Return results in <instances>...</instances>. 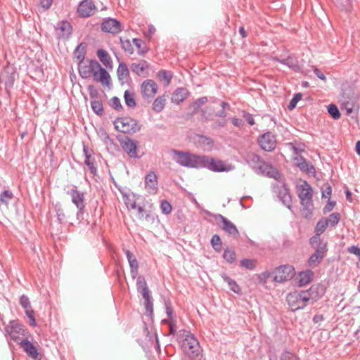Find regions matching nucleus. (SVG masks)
Here are the masks:
<instances>
[{"mask_svg":"<svg viewBox=\"0 0 360 360\" xmlns=\"http://www.w3.org/2000/svg\"><path fill=\"white\" fill-rule=\"evenodd\" d=\"M78 71L81 77L87 79L93 75L94 80L100 82L103 85L110 84V76L107 70L102 68L100 63L96 60H90L88 65L83 63L77 64Z\"/></svg>","mask_w":360,"mask_h":360,"instance_id":"nucleus-1","label":"nucleus"},{"mask_svg":"<svg viewBox=\"0 0 360 360\" xmlns=\"http://www.w3.org/2000/svg\"><path fill=\"white\" fill-rule=\"evenodd\" d=\"M178 339L182 342L181 348L190 359H202V349L198 339L190 331L181 330L177 335Z\"/></svg>","mask_w":360,"mask_h":360,"instance_id":"nucleus-2","label":"nucleus"},{"mask_svg":"<svg viewBox=\"0 0 360 360\" xmlns=\"http://www.w3.org/2000/svg\"><path fill=\"white\" fill-rule=\"evenodd\" d=\"M247 162L258 174L274 179H278L280 176V174L276 169L270 164L265 162L259 155L255 153L249 155Z\"/></svg>","mask_w":360,"mask_h":360,"instance_id":"nucleus-3","label":"nucleus"},{"mask_svg":"<svg viewBox=\"0 0 360 360\" xmlns=\"http://www.w3.org/2000/svg\"><path fill=\"white\" fill-rule=\"evenodd\" d=\"M172 153L174 155L173 160L179 165L185 167L200 169L202 155L175 149L172 150Z\"/></svg>","mask_w":360,"mask_h":360,"instance_id":"nucleus-4","label":"nucleus"},{"mask_svg":"<svg viewBox=\"0 0 360 360\" xmlns=\"http://www.w3.org/2000/svg\"><path fill=\"white\" fill-rule=\"evenodd\" d=\"M311 248L315 250L314 252L310 255L307 259V264L310 268L317 267L326 256L328 248V243H313L309 241Z\"/></svg>","mask_w":360,"mask_h":360,"instance_id":"nucleus-5","label":"nucleus"},{"mask_svg":"<svg viewBox=\"0 0 360 360\" xmlns=\"http://www.w3.org/2000/svg\"><path fill=\"white\" fill-rule=\"evenodd\" d=\"M200 168H206L214 172H229L232 169L230 165H226L222 160L204 155L201 158Z\"/></svg>","mask_w":360,"mask_h":360,"instance_id":"nucleus-6","label":"nucleus"},{"mask_svg":"<svg viewBox=\"0 0 360 360\" xmlns=\"http://www.w3.org/2000/svg\"><path fill=\"white\" fill-rule=\"evenodd\" d=\"M114 124L117 130L124 134H134L141 129L137 120L131 117H118Z\"/></svg>","mask_w":360,"mask_h":360,"instance_id":"nucleus-7","label":"nucleus"},{"mask_svg":"<svg viewBox=\"0 0 360 360\" xmlns=\"http://www.w3.org/2000/svg\"><path fill=\"white\" fill-rule=\"evenodd\" d=\"M67 194L71 197L72 202L77 208V218L79 219L84 212L85 202H84V193L79 191L76 186L68 191Z\"/></svg>","mask_w":360,"mask_h":360,"instance_id":"nucleus-8","label":"nucleus"},{"mask_svg":"<svg viewBox=\"0 0 360 360\" xmlns=\"http://www.w3.org/2000/svg\"><path fill=\"white\" fill-rule=\"evenodd\" d=\"M257 142L261 148L267 152L273 151L277 145L276 136L271 131L259 135Z\"/></svg>","mask_w":360,"mask_h":360,"instance_id":"nucleus-9","label":"nucleus"},{"mask_svg":"<svg viewBox=\"0 0 360 360\" xmlns=\"http://www.w3.org/2000/svg\"><path fill=\"white\" fill-rule=\"evenodd\" d=\"M6 331L11 338L16 342H19L20 336H26V334L28 333L23 326L15 320L10 321L6 327Z\"/></svg>","mask_w":360,"mask_h":360,"instance_id":"nucleus-10","label":"nucleus"},{"mask_svg":"<svg viewBox=\"0 0 360 360\" xmlns=\"http://www.w3.org/2000/svg\"><path fill=\"white\" fill-rule=\"evenodd\" d=\"M272 60L273 61L288 66L295 72L304 73L302 68L299 63L297 57H296L294 54H290L285 58H280L277 56H274L273 57Z\"/></svg>","mask_w":360,"mask_h":360,"instance_id":"nucleus-11","label":"nucleus"},{"mask_svg":"<svg viewBox=\"0 0 360 360\" xmlns=\"http://www.w3.org/2000/svg\"><path fill=\"white\" fill-rule=\"evenodd\" d=\"M319 288V285H313L309 290L300 291L299 293L301 300L306 301L307 304H314L322 296Z\"/></svg>","mask_w":360,"mask_h":360,"instance_id":"nucleus-12","label":"nucleus"},{"mask_svg":"<svg viewBox=\"0 0 360 360\" xmlns=\"http://www.w3.org/2000/svg\"><path fill=\"white\" fill-rule=\"evenodd\" d=\"M294 268L290 265H281L275 271L274 281L277 283H283L290 280L293 276Z\"/></svg>","mask_w":360,"mask_h":360,"instance_id":"nucleus-13","label":"nucleus"},{"mask_svg":"<svg viewBox=\"0 0 360 360\" xmlns=\"http://www.w3.org/2000/svg\"><path fill=\"white\" fill-rule=\"evenodd\" d=\"M274 191L277 194L279 200L285 205L290 211L292 210V196L290 193L289 189L286 187L285 184L278 185L274 187Z\"/></svg>","mask_w":360,"mask_h":360,"instance_id":"nucleus-14","label":"nucleus"},{"mask_svg":"<svg viewBox=\"0 0 360 360\" xmlns=\"http://www.w3.org/2000/svg\"><path fill=\"white\" fill-rule=\"evenodd\" d=\"M120 145L123 150L127 153L131 158H140L137 154V142L128 136L120 140Z\"/></svg>","mask_w":360,"mask_h":360,"instance_id":"nucleus-15","label":"nucleus"},{"mask_svg":"<svg viewBox=\"0 0 360 360\" xmlns=\"http://www.w3.org/2000/svg\"><path fill=\"white\" fill-rule=\"evenodd\" d=\"M142 96L145 100H150L154 97L158 91V85L152 79L145 80L141 86Z\"/></svg>","mask_w":360,"mask_h":360,"instance_id":"nucleus-16","label":"nucleus"},{"mask_svg":"<svg viewBox=\"0 0 360 360\" xmlns=\"http://www.w3.org/2000/svg\"><path fill=\"white\" fill-rule=\"evenodd\" d=\"M214 217L216 220H221L222 223V226H221V228L228 234L233 237H237L239 236V231L237 227L230 220H229L228 219H226L225 217L220 214H214Z\"/></svg>","mask_w":360,"mask_h":360,"instance_id":"nucleus-17","label":"nucleus"},{"mask_svg":"<svg viewBox=\"0 0 360 360\" xmlns=\"http://www.w3.org/2000/svg\"><path fill=\"white\" fill-rule=\"evenodd\" d=\"M101 30L104 32L117 34L122 31L121 23L114 18H106L101 24Z\"/></svg>","mask_w":360,"mask_h":360,"instance_id":"nucleus-18","label":"nucleus"},{"mask_svg":"<svg viewBox=\"0 0 360 360\" xmlns=\"http://www.w3.org/2000/svg\"><path fill=\"white\" fill-rule=\"evenodd\" d=\"M96 10L92 0H83L78 6L77 13L82 18H88L94 15Z\"/></svg>","mask_w":360,"mask_h":360,"instance_id":"nucleus-19","label":"nucleus"},{"mask_svg":"<svg viewBox=\"0 0 360 360\" xmlns=\"http://www.w3.org/2000/svg\"><path fill=\"white\" fill-rule=\"evenodd\" d=\"M20 348L27 354V355L34 360H41V357L38 352L36 347L28 340H22L18 342Z\"/></svg>","mask_w":360,"mask_h":360,"instance_id":"nucleus-20","label":"nucleus"},{"mask_svg":"<svg viewBox=\"0 0 360 360\" xmlns=\"http://www.w3.org/2000/svg\"><path fill=\"white\" fill-rule=\"evenodd\" d=\"M328 222L326 221L324 218H321L316 224L314 231L315 234L310 238L309 241H312L313 243H327L326 241H323L321 237V234L323 233L328 226Z\"/></svg>","mask_w":360,"mask_h":360,"instance_id":"nucleus-21","label":"nucleus"},{"mask_svg":"<svg viewBox=\"0 0 360 360\" xmlns=\"http://www.w3.org/2000/svg\"><path fill=\"white\" fill-rule=\"evenodd\" d=\"M145 188L150 194L157 193L158 187V178L154 172H148L145 176Z\"/></svg>","mask_w":360,"mask_h":360,"instance_id":"nucleus-22","label":"nucleus"},{"mask_svg":"<svg viewBox=\"0 0 360 360\" xmlns=\"http://www.w3.org/2000/svg\"><path fill=\"white\" fill-rule=\"evenodd\" d=\"M297 193L300 201L312 199V188L306 181L297 186Z\"/></svg>","mask_w":360,"mask_h":360,"instance_id":"nucleus-23","label":"nucleus"},{"mask_svg":"<svg viewBox=\"0 0 360 360\" xmlns=\"http://www.w3.org/2000/svg\"><path fill=\"white\" fill-rule=\"evenodd\" d=\"M130 68L133 73L140 77H146L148 76L149 64L146 60H143L139 63H133Z\"/></svg>","mask_w":360,"mask_h":360,"instance_id":"nucleus-24","label":"nucleus"},{"mask_svg":"<svg viewBox=\"0 0 360 360\" xmlns=\"http://www.w3.org/2000/svg\"><path fill=\"white\" fill-rule=\"evenodd\" d=\"M124 253L127 258L129 266L130 272L133 279H135L138 275L139 264L136 257L129 250H124Z\"/></svg>","mask_w":360,"mask_h":360,"instance_id":"nucleus-25","label":"nucleus"},{"mask_svg":"<svg viewBox=\"0 0 360 360\" xmlns=\"http://www.w3.org/2000/svg\"><path fill=\"white\" fill-rule=\"evenodd\" d=\"M287 302L288 305L290 307L292 311H296L298 309H302L304 308V305H298L299 302H302L301 297H300L299 292H293L289 293L287 296Z\"/></svg>","mask_w":360,"mask_h":360,"instance_id":"nucleus-26","label":"nucleus"},{"mask_svg":"<svg viewBox=\"0 0 360 360\" xmlns=\"http://www.w3.org/2000/svg\"><path fill=\"white\" fill-rule=\"evenodd\" d=\"M56 29L60 32V37L67 38L72 34V26L68 21H61L57 24Z\"/></svg>","mask_w":360,"mask_h":360,"instance_id":"nucleus-27","label":"nucleus"},{"mask_svg":"<svg viewBox=\"0 0 360 360\" xmlns=\"http://www.w3.org/2000/svg\"><path fill=\"white\" fill-rule=\"evenodd\" d=\"M188 95V91L186 88H178L172 94V101L174 103L179 104L187 98Z\"/></svg>","mask_w":360,"mask_h":360,"instance_id":"nucleus-28","label":"nucleus"},{"mask_svg":"<svg viewBox=\"0 0 360 360\" xmlns=\"http://www.w3.org/2000/svg\"><path fill=\"white\" fill-rule=\"evenodd\" d=\"M86 44L80 43L75 49L73 53L74 58L77 60V64L83 63L86 56Z\"/></svg>","mask_w":360,"mask_h":360,"instance_id":"nucleus-29","label":"nucleus"},{"mask_svg":"<svg viewBox=\"0 0 360 360\" xmlns=\"http://www.w3.org/2000/svg\"><path fill=\"white\" fill-rule=\"evenodd\" d=\"M314 276V273L311 269L300 272L298 275L299 285L304 286L309 283Z\"/></svg>","mask_w":360,"mask_h":360,"instance_id":"nucleus-30","label":"nucleus"},{"mask_svg":"<svg viewBox=\"0 0 360 360\" xmlns=\"http://www.w3.org/2000/svg\"><path fill=\"white\" fill-rule=\"evenodd\" d=\"M300 204L302 205L301 212L302 215L307 219H310L312 217L314 210L312 199L300 201Z\"/></svg>","mask_w":360,"mask_h":360,"instance_id":"nucleus-31","label":"nucleus"},{"mask_svg":"<svg viewBox=\"0 0 360 360\" xmlns=\"http://www.w3.org/2000/svg\"><path fill=\"white\" fill-rule=\"evenodd\" d=\"M197 143L198 147H200L203 150H210L213 147L214 141L213 139L210 137L200 135L198 136Z\"/></svg>","mask_w":360,"mask_h":360,"instance_id":"nucleus-32","label":"nucleus"},{"mask_svg":"<svg viewBox=\"0 0 360 360\" xmlns=\"http://www.w3.org/2000/svg\"><path fill=\"white\" fill-rule=\"evenodd\" d=\"M296 160L297 166L300 168V169L302 172H305L307 173H314L315 168L313 165L309 166L304 158L302 155L297 156L295 158Z\"/></svg>","mask_w":360,"mask_h":360,"instance_id":"nucleus-33","label":"nucleus"},{"mask_svg":"<svg viewBox=\"0 0 360 360\" xmlns=\"http://www.w3.org/2000/svg\"><path fill=\"white\" fill-rule=\"evenodd\" d=\"M97 56L98 57L100 61L106 67V68H112V62L111 57L109 53L104 49H98L97 51Z\"/></svg>","mask_w":360,"mask_h":360,"instance_id":"nucleus-34","label":"nucleus"},{"mask_svg":"<svg viewBox=\"0 0 360 360\" xmlns=\"http://www.w3.org/2000/svg\"><path fill=\"white\" fill-rule=\"evenodd\" d=\"M117 75L119 81L120 82H124L127 79V78L129 76V71L127 68V65L121 62L119 63L117 70Z\"/></svg>","mask_w":360,"mask_h":360,"instance_id":"nucleus-35","label":"nucleus"},{"mask_svg":"<svg viewBox=\"0 0 360 360\" xmlns=\"http://www.w3.org/2000/svg\"><path fill=\"white\" fill-rule=\"evenodd\" d=\"M136 210H137L138 212V219H143V218H145V219L148 221H153L154 217L151 214L150 211L145 210L144 208L141 205H137Z\"/></svg>","mask_w":360,"mask_h":360,"instance_id":"nucleus-36","label":"nucleus"},{"mask_svg":"<svg viewBox=\"0 0 360 360\" xmlns=\"http://www.w3.org/2000/svg\"><path fill=\"white\" fill-rule=\"evenodd\" d=\"M221 278L223 280L226 282L230 288V289L236 294H240L241 292V289L240 286L236 283V282L231 279L229 276H228L226 274H221Z\"/></svg>","mask_w":360,"mask_h":360,"instance_id":"nucleus-37","label":"nucleus"},{"mask_svg":"<svg viewBox=\"0 0 360 360\" xmlns=\"http://www.w3.org/2000/svg\"><path fill=\"white\" fill-rule=\"evenodd\" d=\"M356 107V103L352 99L349 100H342L341 101V109L342 110L346 111V114L349 115L352 113L354 108Z\"/></svg>","mask_w":360,"mask_h":360,"instance_id":"nucleus-38","label":"nucleus"},{"mask_svg":"<svg viewBox=\"0 0 360 360\" xmlns=\"http://www.w3.org/2000/svg\"><path fill=\"white\" fill-rule=\"evenodd\" d=\"M133 43L138 49V54L140 56H144L148 51L146 43L141 39H134Z\"/></svg>","mask_w":360,"mask_h":360,"instance_id":"nucleus-39","label":"nucleus"},{"mask_svg":"<svg viewBox=\"0 0 360 360\" xmlns=\"http://www.w3.org/2000/svg\"><path fill=\"white\" fill-rule=\"evenodd\" d=\"M165 96H158L153 103V110L156 112H160L165 107Z\"/></svg>","mask_w":360,"mask_h":360,"instance_id":"nucleus-40","label":"nucleus"},{"mask_svg":"<svg viewBox=\"0 0 360 360\" xmlns=\"http://www.w3.org/2000/svg\"><path fill=\"white\" fill-rule=\"evenodd\" d=\"M328 225L332 227L337 226L340 220V214L338 212L330 214L328 218H324Z\"/></svg>","mask_w":360,"mask_h":360,"instance_id":"nucleus-41","label":"nucleus"},{"mask_svg":"<svg viewBox=\"0 0 360 360\" xmlns=\"http://www.w3.org/2000/svg\"><path fill=\"white\" fill-rule=\"evenodd\" d=\"M124 98L126 105L129 108H134L136 105L134 94L126 90L124 94Z\"/></svg>","mask_w":360,"mask_h":360,"instance_id":"nucleus-42","label":"nucleus"},{"mask_svg":"<svg viewBox=\"0 0 360 360\" xmlns=\"http://www.w3.org/2000/svg\"><path fill=\"white\" fill-rule=\"evenodd\" d=\"M211 245L213 249L219 252L222 250V243L219 235L214 234L212 236L211 239Z\"/></svg>","mask_w":360,"mask_h":360,"instance_id":"nucleus-43","label":"nucleus"},{"mask_svg":"<svg viewBox=\"0 0 360 360\" xmlns=\"http://www.w3.org/2000/svg\"><path fill=\"white\" fill-rule=\"evenodd\" d=\"M84 164L88 167L91 174L96 175L97 174V166L95 159L93 156L86 158Z\"/></svg>","mask_w":360,"mask_h":360,"instance_id":"nucleus-44","label":"nucleus"},{"mask_svg":"<svg viewBox=\"0 0 360 360\" xmlns=\"http://www.w3.org/2000/svg\"><path fill=\"white\" fill-rule=\"evenodd\" d=\"M91 107L94 113L102 115L103 113V103L101 101L93 100L91 101Z\"/></svg>","mask_w":360,"mask_h":360,"instance_id":"nucleus-45","label":"nucleus"},{"mask_svg":"<svg viewBox=\"0 0 360 360\" xmlns=\"http://www.w3.org/2000/svg\"><path fill=\"white\" fill-rule=\"evenodd\" d=\"M257 261L253 259H243L240 261V266L248 270H253L255 269Z\"/></svg>","mask_w":360,"mask_h":360,"instance_id":"nucleus-46","label":"nucleus"},{"mask_svg":"<svg viewBox=\"0 0 360 360\" xmlns=\"http://www.w3.org/2000/svg\"><path fill=\"white\" fill-rule=\"evenodd\" d=\"M136 288L138 292L149 290L146 279L143 276H140L136 278Z\"/></svg>","mask_w":360,"mask_h":360,"instance_id":"nucleus-47","label":"nucleus"},{"mask_svg":"<svg viewBox=\"0 0 360 360\" xmlns=\"http://www.w3.org/2000/svg\"><path fill=\"white\" fill-rule=\"evenodd\" d=\"M158 76L165 81V85H169L172 78V73L170 71L162 70L158 72Z\"/></svg>","mask_w":360,"mask_h":360,"instance_id":"nucleus-48","label":"nucleus"},{"mask_svg":"<svg viewBox=\"0 0 360 360\" xmlns=\"http://www.w3.org/2000/svg\"><path fill=\"white\" fill-rule=\"evenodd\" d=\"M13 195L11 191L5 190L0 195V205H7L9 201L13 198Z\"/></svg>","mask_w":360,"mask_h":360,"instance_id":"nucleus-49","label":"nucleus"},{"mask_svg":"<svg viewBox=\"0 0 360 360\" xmlns=\"http://www.w3.org/2000/svg\"><path fill=\"white\" fill-rule=\"evenodd\" d=\"M328 112L334 120H338L341 116L338 108L337 107L336 105L333 103L330 104L328 106Z\"/></svg>","mask_w":360,"mask_h":360,"instance_id":"nucleus-50","label":"nucleus"},{"mask_svg":"<svg viewBox=\"0 0 360 360\" xmlns=\"http://www.w3.org/2000/svg\"><path fill=\"white\" fill-rule=\"evenodd\" d=\"M55 211L56 212L57 219L60 224H63L66 221L67 217L64 213L63 209L60 205H56Z\"/></svg>","mask_w":360,"mask_h":360,"instance_id":"nucleus-51","label":"nucleus"},{"mask_svg":"<svg viewBox=\"0 0 360 360\" xmlns=\"http://www.w3.org/2000/svg\"><path fill=\"white\" fill-rule=\"evenodd\" d=\"M223 258L228 262V263H233L236 260V252L234 250L231 249H226L223 254Z\"/></svg>","mask_w":360,"mask_h":360,"instance_id":"nucleus-52","label":"nucleus"},{"mask_svg":"<svg viewBox=\"0 0 360 360\" xmlns=\"http://www.w3.org/2000/svg\"><path fill=\"white\" fill-rule=\"evenodd\" d=\"M120 44L122 49L128 52L129 54H132L134 53L133 46L129 39H124L122 37L120 38Z\"/></svg>","mask_w":360,"mask_h":360,"instance_id":"nucleus-53","label":"nucleus"},{"mask_svg":"<svg viewBox=\"0 0 360 360\" xmlns=\"http://www.w3.org/2000/svg\"><path fill=\"white\" fill-rule=\"evenodd\" d=\"M144 306L146 308V315L152 316L153 314V299L152 297L144 300Z\"/></svg>","mask_w":360,"mask_h":360,"instance_id":"nucleus-54","label":"nucleus"},{"mask_svg":"<svg viewBox=\"0 0 360 360\" xmlns=\"http://www.w3.org/2000/svg\"><path fill=\"white\" fill-rule=\"evenodd\" d=\"M163 323L168 324L169 329V334L174 335L176 332V323L174 319H164L162 321Z\"/></svg>","mask_w":360,"mask_h":360,"instance_id":"nucleus-55","label":"nucleus"},{"mask_svg":"<svg viewBox=\"0 0 360 360\" xmlns=\"http://www.w3.org/2000/svg\"><path fill=\"white\" fill-rule=\"evenodd\" d=\"M165 311L167 315L168 319H172L175 318L173 309L172 308V303L169 300H165Z\"/></svg>","mask_w":360,"mask_h":360,"instance_id":"nucleus-56","label":"nucleus"},{"mask_svg":"<svg viewBox=\"0 0 360 360\" xmlns=\"http://www.w3.org/2000/svg\"><path fill=\"white\" fill-rule=\"evenodd\" d=\"M280 360H300V359L295 354L285 350L281 354Z\"/></svg>","mask_w":360,"mask_h":360,"instance_id":"nucleus-57","label":"nucleus"},{"mask_svg":"<svg viewBox=\"0 0 360 360\" xmlns=\"http://www.w3.org/2000/svg\"><path fill=\"white\" fill-rule=\"evenodd\" d=\"M302 98V94L301 93H297L294 95L292 98L290 100L289 105L288 106V109L292 110L295 107L298 101H300Z\"/></svg>","mask_w":360,"mask_h":360,"instance_id":"nucleus-58","label":"nucleus"},{"mask_svg":"<svg viewBox=\"0 0 360 360\" xmlns=\"http://www.w3.org/2000/svg\"><path fill=\"white\" fill-rule=\"evenodd\" d=\"M207 101V97H201L198 99H197L195 101H194L192 103V106L193 107V112H195L199 110V108L205 104Z\"/></svg>","mask_w":360,"mask_h":360,"instance_id":"nucleus-59","label":"nucleus"},{"mask_svg":"<svg viewBox=\"0 0 360 360\" xmlns=\"http://www.w3.org/2000/svg\"><path fill=\"white\" fill-rule=\"evenodd\" d=\"M241 113L243 118L245 120L250 126H253L255 124V119L252 114L245 110H242Z\"/></svg>","mask_w":360,"mask_h":360,"instance_id":"nucleus-60","label":"nucleus"},{"mask_svg":"<svg viewBox=\"0 0 360 360\" xmlns=\"http://www.w3.org/2000/svg\"><path fill=\"white\" fill-rule=\"evenodd\" d=\"M160 208L162 212L165 214H168L172 212V205L167 200H162L161 202Z\"/></svg>","mask_w":360,"mask_h":360,"instance_id":"nucleus-61","label":"nucleus"},{"mask_svg":"<svg viewBox=\"0 0 360 360\" xmlns=\"http://www.w3.org/2000/svg\"><path fill=\"white\" fill-rule=\"evenodd\" d=\"M20 303L22 308L25 309V311L31 309V304L29 300V298L25 295H22L20 298Z\"/></svg>","mask_w":360,"mask_h":360,"instance_id":"nucleus-62","label":"nucleus"},{"mask_svg":"<svg viewBox=\"0 0 360 360\" xmlns=\"http://www.w3.org/2000/svg\"><path fill=\"white\" fill-rule=\"evenodd\" d=\"M111 105L114 109L117 110L122 109V105L121 104L120 100L117 96H114L111 98Z\"/></svg>","mask_w":360,"mask_h":360,"instance_id":"nucleus-63","label":"nucleus"},{"mask_svg":"<svg viewBox=\"0 0 360 360\" xmlns=\"http://www.w3.org/2000/svg\"><path fill=\"white\" fill-rule=\"evenodd\" d=\"M347 252L357 256L359 257V260L360 261V248L358 246L352 245L347 248Z\"/></svg>","mask_w":360,"mask_h":360,"instance_id":"nucleus-64","label":"nucleus"}]
</instances>
